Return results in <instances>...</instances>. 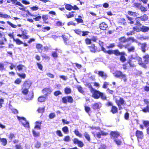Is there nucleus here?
<instances>
[{
  "label": "nucleus",
  "instance_id": "nucleus-1",
  "mask_svg": "<svg viewBox=\"0 0 149 149\" xmlns=\"http://www.w3.org/2000/svg\"><path fill=\"white\" fill-rule=\"evenodd\" d=\"M90 91L92 94V97L94 98L97 99L100 97L103 100L106 99V97L105 95L99 91L96 90L93 88H92Z\"/></svg>",
  "mask_w": 149,
  "mask_h": 149
},
{
  "label": "nucleus",
  "instance_id": "nucleus-2",
  "mask_svg": "<svg viewBox=\"0 0 149 149\" xmlns=\"http://www.w3.org/2000/svg\"><path fill=\"white\" fill-rule=\"evenodd\" d=\"M114 76L118 78L123 79L124 81L126 82L127 81V78L125 74H123L121 71L119 70L116 71L113 73Z\"/></svg>",
  "mask_w": 149,
  "mask_h": 149
},
{
  "label": "nucleus",
  "instance_id": "nucleus-3",
  "mask_svg": "<svg viewBox=\"0 0 149 149\" xmlns=\"http://www.w3.org/2000/svg\"><path fill=\"white\" fill-rule=\"evenodd\" d=\"M116 102L118 107L119 110L123 109L122 105L125 104V102L123 98L119 97V98H116L115 100Z\"/></svg>",
  "mask_w": 149,
  "mask_h": 149
},
{
  "label": "nucleus",
  "instance_id": "nucleus-4",
  "mask_svg": "<svg viewBox=\"0 0 149 149\" xmlns=\"http://www.w3.org/2000/svg\"><path fill=\"white\" fill-rule=\"evenodd\" d=\"M134 6L136 8L139 9L143 12H145L147 10V8L144 7L141 5L140 3H134Z\"/></svg>",
  "mask_w": 149,
  "mask_h": 149
},
{
  "label": "nucleus",
  "instance_id": "nucleus-5",
  "mask_svg": "<svg viewBox=\"0 0 149 149\" xmlns=\"http://www.w3.org/2000/svg\"><path fill=\"white\" fill-rule=\"evenodd\" d=\"M17 118L18 120L21 122L23 125L25 127H29V123L26 121L25 118L18 116H17Z\"/></svg>",
  "mask_w": 149,
  "mask_h": 149
},
{
  "label": "nucleus",
  "instance_id": "nucleus-6",
  "mask_svg": "<svg viewBox=\"0 0 149 149\" xmlns=\"http://www.w3.org/2000/svg\"><path fill=\"white\" fill-rule=\"evenodd\" d=\"M92 108L94 110L100 109L102 107V104L100 102L95 103L92 105Z\"/></svg>",
  "mask_w": 149,
  "mask_h": 149
},
{
  "label": "nucleus",
  "instance_id": "nucleus-7",
  "mask_svg": "<svg viewBox=\"0 0 149 149\" xmlns=\"http://www.w3.org/2000/svg\"><path fill=\"white\" fill-rule=\"evenodd\" d=\"M73 142L74 144H78L79 147H82L84 146V143H83L77 138H75L73 140Z\"/></svg>",
  "mask_w": 149,
  "mask_h": 149
},
{
  "label": "nucleus",
  "instance_id": "nucleus-8",
  "mask_svg": "<svg viewBox=\"0 0 149 149\" xmlns=\"http://www.w3.org/2000/svg\"><path fill=\"white\" fill-rule=\"evenodd\" d=\"M129 45L130 44H127L125 45V48L127 49L128 52H134L135 50V47L134 46L129 47Z\"/></svg>",
  "mask_w": 149,
  "mask_h": 149
},
{
  "label": "nucleus",
  "instance_id": "nucleus-9",
  "mask_svg": "<svg viewBox=\"0 0 149 149\" xmlns=\"http://www.w3.org/2000/svg\"><path fill=\"white\" fill-rule=\"evenodd\" d=\"M31 81L29 80L26 81L22 86V88H29L31 85Z\"/></svg>",
  "mask_w": 149,
  "mask_h": 149
},
{
  "label": "nucleus",
  "instance_id": "nucleus-10",
  "mask_svg": "<svg viewBox=\"0 0 149 149\" xmlns=\"http://www.w3.org/2000/svg\"><path fill=\"white\" fill-rule=\"evenodd\" d=\"M111 138L115 140L120 135L118 132H111Z\"/></svg>",
  "mask_w": 149,
  "mask_h": 149
},
{
  "label": "nucleus",
  "instance_id": "nucleus-11",
  "mask_svg": "<svg viewBox=\"0 0 149 149\" xmlns=\"http://www.w3.org/2000/svg\"><path fill=\"white\" fill-rule=\"evenodd\" d=\"M136 135L138 139H142L143 137V132L137 130L136 132Z\"/></svg>",
  "mask_w": 149,
  "mask_h": 149
},
{
  "label": "nucleus",
  "instance_id": "nucleus-12",
  "mask_svg": "<svg viewBox=\"0 0 149 149\" xmlns=\"http://www.w3.org/2000/svg\"><path fill=\"white\" fill-rule=\"evenodd\" d=\"M52 90L49 88H46L42 90V93L45 95L49 94L52 92Z\"/></svg>",
  "mask_w": 149,
  "mask_h": 149
},
{
  "label": "nucleus",
  "instance_id": "nucleus-13",
  "mask_svg": "<svg viewBox=\"0 0 149 149\" xmlns=\"http://www.w3.org/2000/svg\"><path fill=\"white\" fill-rule=\"evenodd\" d=\"M99 75L104 79H105L107 77L106 74L102 71H100L98 72Z\"/></svg>",
  "mask_w": 149,
  "mask_h": 149
},
{
  "label": "nucleus",
  "instance_id": "nucleus-14",
  "mask_svg": "<svg viewBox=\"0 0 149 149\" xmlns=\"http://www.w3.org/2000/svg\"><path fill=\"white\" fill-rule=\"evenodd\" d=\"M144 62L145 64H148L149 62V54H147L143 56Z\"/></svg>",
  "mask_w": 149,
  "mask_h": 149
},
{
  "label": "nucleus",
  "instance_id": "nucleus-15",
  "mask_svg": "<svg viewBox=\"0 0 149 149\" xmlns=\"http://www.w3.org/2000/svg\"><path fill=\"white\" fill-rule=\"evenodd\" d=\"M107 27V24L104 22H102L100 24V27L102 30H105Z\"/></svg>",
  "mask_w": 149,
  "mask_h": 149
},
{
  "label": "nucleus",
  "instance_id": "nucleus-16",
  "mask_svg": "<svg viewBox=\"0 0 149 149\" xmlns=\"http://www.w3.org/2000/svg\"><path fill=\"white\" fill-rule=\"evenodd\" d=\"M113 54L117 56L125 54L124 52H120L118 50H113Z\"/></svg>",
  "mask_w": 149,
  "mask_h": 149
},
{
  "label": "nucleus",
  "instance_id": "nucleus-17",
  "mask_svg": "<svg viewBox=\"0 0 149 149\" xmlns=\"http://www.w3.org/2000/svg\"><path fill=\"white\" fill-rule=\"evenodd\" d=\"M47 98L46 97L43 96H41L38 98V101L40 102H43L46 100Z\"/></svg>",
  "mask_w": 149,
  "mask_h": 149
},
{
  "label": "nucleus",
  "instance_id": "nucleus-18",
  "mask_svg": "<svg viewBox=\"0 0 149 149\" xmlns=\"http://www.w3.org/2000/svg\"><path fill=\"white\" fill-rule=\"evenodd\" d=\"M69 36L70 37V35L68 34H66V35H62V37L63 38L66 44H67L66 41L68 40V38Z\"/></svg>",
  "mask_w": 149,
  "mask_h": 149
},
{
  "label": "nucleus",
  "instance_id": "nucleus-19",
  "mask_svg": "<svg viewBox=\"0 0 149 149\" xmlns=\"http://www.w3.org/2000/svg\"><path fill=\"white\" fill-rule=\"evenodd\" d=\"M41 123L36 122L35 123V126L34 127L35 129H37L38 130L40 129Z\"/></svg>",
  "mask_w": 149,
  "mask_h": 149
},
{
  "label": "nucleus",
  "instance_id": "nucleus-20",
  "mask_svg": "<svg viewBox=\"0 0 149 149\" xmlns=\"http://www.w3.org/2000/svg\"><path fill=\"white\" fill-rule=\"evenodd\" d=\"M129 58L130 60H132L133 59H135L136 60L140 59V57L137 56H134L133 55H131L129 57Z\"/></svg>",
  "mask_w": 149,
  "mask_h": 149
},
{
  "label": "nucleus",
  "instance_id": "nucleus-21",
  "mask_svg": "<svg viewBox=\"0 0 149 149\" xmlns=\"http://www.w3.org/2000/svg\"><path fill=\"white\" fill-rule=\"evenodd\" d=\"M64 92L66 94H69L71 93V90L70 88L66 87L64 89Z\"/></svg>",
  "mask_w": 149,
  "mask_h": 149
},
{
  "label": "nucleus",
  "instance_id": "nucleus-22",
  "mask_svg": "<svg viewBox=\"0 0 149 149\" xmlns=\"http://www.w3.org/2000/svg\"><path fill=\"white\" fill-rule=\"evenodd\" d=\"M127 41H131L132 42H137V41L133 37H130L127 38Z\"/></svg>",
  "mask_w": 149,
  "mask_h": 149
},
{
  "label": "nucleus",
  "instance_id": "nucleus-23",
  "mask_svg": "<svg viewBox=\"0 0 149 149\" xmlns=\"http://www.w3.org/2000/svg\"><path fill=\"white\" fill-rule=\"evenodd\" d=\"M119 40L121 42L125 43L126 42H128L127 38L126 39L125 37H122L119 39Z\"/></svg>",
  "mask_w": 149,
  "mask_h": 149
},
{
  "label": "nucleus",
  "instance_id": "nucleus-24",
  "mask_svg": "<svg viewBox=\"0 0 149 149\" xmlns=\"http://www.w3.org/2000/svg\"><path fill=\"white\" fill-rule=\"evenodd\" d=\"M141 30L143 32H147L149 30V27L147 26H143L141 28Z\"/></svg>",
  "mask_w": 149,
  "mask_h": 149
},
{
  "label": "nucleus",
  "instance_id": "nucleus-25",
  "mask_svg": "<svg viewBox=\"0 0 149 149\" xmlns=\"http://www.w3.org/2000/svg\"><path fill=\"white\" fill-rule=\"evenodd\" d=\"M74 132L75 135L79 137H81L82 136V135L80 133L78 129H76L74 131Z\"/></svg>",
  "mask_w": 149,
  "mask_h": 149
},
{
  "label": "nucleus",
  "instance_id": "nucleus-26",
  "mask_svg": "<svg viewBox=\"0 0 149 149\" xmlns=\"http://www.w3.org/2000/svg\"><path fill=\"white\" fill-rule=\"evenodd\" d=\"M128 14L131 16H137L138 14L135 12H133L132 11H129L128 12Z\"/></svg>",
  "mask_w": 149,
  "mask_h": 149
},
{
  "label": "nucleus",
  "instance_id": "nucleus-27",
  "mask_svg": "<svg viewBox=\"0 0 149 149\" xmlns=\"http://www.w3.org/2000/svg\"><path fill=\"white\" fill-rule=\"evenodd\" d=\"M141 45L142 51L144 52H145L146 51L145 48L146 47V44L144 43L141 44Z\"/></svg>",
  "mask_w": 149,
  "mask_h": 149
},
{
  "label": "nucleus",
  "instance_id": "nucleus-28",
  "mask_svg": "<svg viewBox=\"0 0 149 149\" xmlns=\"http://www.w3.org/2000/svg\"><path fill=\"white\" fill-rule=\"evenodd\" d=\"M117 108L115 106H112L111 109V112L113 113H116L117 112Z\"/></svg>",
  "mask_w": 149,
  "mask_h": 149
},
{
  "label": "nucleus",
  "instance_id": "nucleus-29",
  "mask_svg": "<svg viewBox=\"0 0 149 149\" xmlns=\"http://www.w3.org/2000/svg\"><path fill=\"white\" fill-rule=\"evenodd\" d=\"M0 17L2 18H7L10 17V16L6 14H3L2 13L0 12Z\"/></svg>",
  "mask_w": 149,
  "mask_h": 149
},
{
  "label": "nucleus",
  "instance_id": "nucleus-30",
  "mask_svg": "<svg viewBox=\"0 0 149 149\" xmlns=\"http://www.w3.org/2000/svg\"><path fill=\"white\" fill-rule=\"evenodd\" d=\"M84 135L85 136V138L88 141H90V135L89 134L86 132H85L84 134Z\"/></svg>",
  "mask_w": 149,
  "mask_h": 149
},
{
  "label": "nucleus",
  "instance_id": "nucleus-31",
  "mask_svg": "<svg viewBox=\"0 0 149 149\" xmlns=\"http://www.w3.org/2000/svg\"><path fill=\"white\" fill-rule=\"evenodd\" d=\"M139 17L141 19V20L143 21H145L147 20L148 19V17L146 14L144 15L143 16H141Z\"/></svg>",
  "mask_w": 149,
  "mask_h": 149
},
{
  "label": "nucleus",
  "instance_id": "nucleus-32",
  "mask_svg": "<svg viewBox=\"0 0 149 149\" xmlns=\"http://www.w3.org/2000/svg\"><path fill=\"white\" fill-rule=\"evenodd\" d=\"M13 40L15 41L16 42V43L17 45L23 44V42L20 40L18 39H15V38H13Z\"/></svg>",
  "mask_w": 149,
  "mask_h": 149
},
{
  "label": "nucleus",
  "instance_id": "nucleus-33",
  "mask_svg": "<svg viewBox=\"0 0 149 149\" xmlns=\"http://www.w3.org/2000/svg\"><path fill=\"white\" fill-rule=\"evenodd\" d=\"M62 130L63 132L66 134L68 133L69 132L68 128L67 126H65L62 128Z\"/></svg>",
  "mask_w": 149,
  "mask_h": 149
},
{
  "label": "nucleus",
  "instance_id": "nucleus-34",
  "mask_svg": "<svg viewBox=\"0 0 149 149\" xmlns=\"http://www.w3.org/2000/svg\"><path fill=\"white\" fill-rule=\"evenodd\" d=\"M22 88L23 89V90L22 92V93H23L24 95L27 94L29 92L28 90L29 88H24L22 87Z\"/></svg>",
  "mask_w": 149,
  "mask_h": 149
},
{
  "label": "nucleus",
  "instance_id": "nucleus-35",
  "mask_svg": "<svg viewBox=\"0 0 149 149\" xmlns=\"http://www.w3.org/2000/svg\"><path fill=\"white\" fill-rule=\"evenodd\" d=\"M1 142H2V144L3 146H5L7 143V141L6 139L3 138L1 139Z\"/></svg>",
  "mask_w": 149,
  "mask_h": 149
},
{
  "label": "nucleus",
  "instance_id": "nucleus-36",
  "mask_svg": "<svg viewBox=\"0 0 149 149\" xmlns=\"http://www.w3.org/2000/svg\"><path fill=\"white\" fill-rule=\"evenodd\" d=\"M141 19L140 17H137L136 18V24L137 25H140L141 24L140 22V21Z\"/></svg>",
  "mask_w": 149,
  "mask_h": 149
},
{
  "label": "nucleus",
  "instance_id": "nucleus-37",
  "mask_svg": "<svg viewBox=\"0 0 149 149\" xmlns=\"http://www.w3.org/2000/svg\"><path fill=\"white\" fill-rule=\"evenodd\" d=\"M89 48L91 52H95V49L94 45H92L91 47H90Z\"/></svg>",
  "mask_w": 149,
  "mask_h": 149
},
{
  "label": "nucleus",
  "instance_id": "nucleus-38",
  "mask_svg": "<svg viewBox=\"0 0 149 149\" xmlns=\"http://www.w3.org/2000/svg\"><path fill=\"white\" fill-rule=\"evenodd\" d=\"M65 8L66 9L68 10H71L73 8V6L67 4L65 6Z\"/></svg>",
  "mask_w": 149,
  "mask_h": 149
},
{
  "label": "nucleus",
  "instance_id": "nucleus-39",
  "mask_svg": "<svg viewBox=\"0 0 149 149\" xmlns=\"http://www.w3.org/2000/svg\"><path fill=\"white\" fill-rule=\"evenodd\" d=\"M24 68V66L22 65H19L17 66V68L19 71L22 70L23 68Z\"/></svg>",
  "mask_w": 149,
  "mask_h": 149
},
{
  "label": "nucleus",
  "instance_id": "nucleus-40",
  "mask_svg": "<svg viewBox=\"0 0 149 149\" xmlns=\"http://www.w3.org/2000/svg\"><path fill=\"white\" fill-rule=\"evenodd\" d=\"M68 102L70 103H72L73 102V100L71 96H68Z\"/></svg>",
  "mask_w": 149,
  "mask_h": 149
},
{
  "label": "nucleus",
  "instance_id": "nucleus-41",
  "mask_svg": "<svg viewBox=\"0 0 149 149\" xmlns=\"http://www.w3.org/2000/svg\"><path fill=\"white\" fill-rule=\"evenodd\" d=\"M142 111L144 112H149V105H147L146 108H144L142 109Z\"/></svg>",
  "mask_w": 149,
  "mask_h": 149
},
{
  "label": "nucleus",
  "instance_id": "nucleus-42",
  "mask_svg": "<svg viewBox=\"0 0 149 149\" xmlns=\"http://www.w3.org/2000/svg\"><path fill=\"white\" fill-rule=\"evenodd\" d=\"M45 107L41 108H39L38 109V111L39 113H43L45 110Z\"/></svg>",
  "mask_w": 149,
  "mask_h": 149
},
{
  "label": "nucleus",
  "instance_id": "nucleus-43",
  "mask_svg": "<svg viewBox=\"0 0 149 149\" xmlns=\"http://www.w3.org/2000/svg\"><path fill=\"white\" fill-rule=\"evenodd\" d=\"M33 135L35 137H38L39 136V132H36L35 130H33Z\"/></svg>",
  "mask_w": 149,
  "mask_h": 149
},
{
  "label": "nucleus",
  "instance_id": "nucleus-44",
  "mask_svg": "<svg viewBox=\"0 0 149 149\" xmlns=\"http://www.w3.org/2000/svg\"><path fill=\"white\" fill-rule=\"evenodd\" d=\"M41 143L40 142L37 141L34 144L35 147L36 148H40L41 146Z\"/></svg>",
  "mask_w": 149,
  "mask_h": 149
},
{
  "label": "nucleus",
  "instance_id": "nucleus-45",
  "mask_svg": "<svg viewBox=\"0 0 149 149\" xmlns=\"http://www.w3.org/2000/svg\"><path fill=\"white\" fill-rule=\"evenodd\" d=\"M74 32L77 34L81 35L82 33V31L79 29H77L74 30Z\"/></svg>",
  "mask_w": 149,
  "mask_h": 149
},
{
  "label": "nucleus",
  "instance_id": "nucleus-46",
  "mask_svg": "<svg viewBox=\"0 0 149 149\" xmlns=\"http://www.w3.org/2000/svg\"><path fill=\"white\" fill-rule=\"evenodd\" d=\"M66 16L68 18L72 17L74 16L73 12H70L68 14L66 15Z\"/></svg>",
  "mask_w": 149,
  "mask_h": 149
},
{
  "label": "nucleus",
  "instance_id": "nucleus-47",
  "mask_svg": "<svg viewBox=\"0 0 149 149\" xmlns=\"http://www.w3.org/2000/svg\"><path fill=\"white\" fill-rule=\"evenodd\" d=\"M17 74L19 76L23 79H24L26 77V75L24 73L20 74L19 73H17Z\"/></svg>",
  "mask_w": 149,
  "mask_h": 149
},
{
  "label": "nucleus",
  "instance_id": "nucleus-48",
  "mask_svg": "<svg viewBox=\"0 0 149 149\" xmlns=\"http://www.w3.org/2000/svg\"><path fill=\"white\" fill-rule=\"evenodd\" d=\"M77 88L78 91L81 93H82L84 92V91L82 89V88L80 86H78L77 87Z\"/></svg>",
  "mask_w": 149,
  "mask_h": 149
},
{
  "label": "nucleus",
  "instance_id": "nucleus-49",
  "mask_svg": "<svg viewBox=\"0 0 149 149\" xmlns=\"http://www.w3.org/2000/svg\"><path fill=\"white\" fill-rule=\"evenodd\" d=\"M121 56L120 58V60L122 62H124L126 61V58L125 57L123 56L124 55H120Z\"/></svg>",
  "mask_w": 149,
  "mask_h": 149
},
{
  "label": "nucleus",
  "instance_id": "nucleus-50",
  "mask_svg": "<svg viewBox=\"0 0 149 149\" xmlns=\"http://www.w3.org/2000/svg\"><path fill=\"white\" fill-rule=\"evenodd\" d=\"M62 100V102L63 103L66 104L68 102V96L63 97Z\"/></svg>",
  "mask_w": 149,
  "mask_h": 149
},
{
  "label": "nucleus",
  "instance_id": "nucleus-51",
  "mask_svg": "<svg viewBox=\"0 0 149 149\" xmlns=\"http://www.w3.org/2000/svg\"><path fill=\"white\" fill-rule=\"evenodd\" d=\"M114 141L117 145H120L121 144V142L120 140L117 139H116L114 140Z\"/></svg>",
  "mask_w": 149,
  "mask_h": 149
},
{
  "label": "nucleus",
  "instance_id": "nucleus-52",
  "mask_svg": "<svg viewBox=\"0 0 149 149\" xmlns=\"http://www.w3.org/2000/svg\"><path fill=\"white\" fill-rule=\"evenodd\" d=\"M61 92L59 91H58L55 92L54 93V94L55 96H57L61 94Z\"/></svg>",
  "mask_w": 149,
  "mask_h": 149
},
{
  "label": "nucleus",
  "instance_id": "nucleus-53",
  "mask_svg": "<svg viewBox=\"0 0 149 149\" xmlns=\"http://www.w3.org/2000/svg\"><path fill=\"white\" fill-rule=\"evenodd\" d=\"M133 30L134 31V32L135 31H136L137 32H139L140 31V29L137 27H134L133 28Z\"/></svg>",
  "mask_w": 149,
  "mask_h": 149
},
{
  "label": "nucleus",
  "instance_id": "nucleus-54",
  "mask_svg": "<svg viewBox=\"0 0 149 149\" xmlns=\"http://www.w3.org/2000/svg\"><path fill=\"white\" fill-rule=\"evenodd\" d=\"M140 59L139 60H137L138 61V63L139 65H141L143 66H145V65L143 63V62L142 61V59L140 57Z\"/></svg>",
  "mask_w": 149,
  "mask_h": 149
},
{
  "label": "nucleus",
  "instance_id": "nucleus-55",
  "mask_svg": "<svg viewBox=\"0 0 149 149\" xmlns=\"http://www.w3.org/2000/svg\"><path fill=\"white\" fill-rule=\"evenodd\" d=\"M56 134L59 136H63V135L60 130H57L56 132Z\"/></svg>",
  "mask_w": 149,
  "mask_h": 149
},
{
  "label": "nucleus",
  "instance_id": "nucleus-56",
  "mask_svg": "<svg viewBox=\"0 0 149 149\" xmlns=\"http://www.w3.org/2000/svg\"><path fill=\"white\" fill-rule=\"evenodd\" d=\"M64 141H69L70 140V138L69 136H66L65 137Z\"/></svg>",
  "mask_w": 149,
  "mask_h": 149
},
{
  "label": "nucleus",
  "instance_id": "nucleus-57",
  "mask_svg": "<svg viewBox=\"0 0 149 149\" xmlns=\"http://www.w3.org/2000/svg\"><path fill=\"white\" fill-rule=\"evenodd\" d=\"M7 22L12 27L14 28H16L17 27V26L11 23L9 21H7Z\"/></svg>",
  "mask_w": 149,
  "mask_h": 149
},
{
  "label": "nucleus",
  "instance_id": "nucleus-58",
  "mask_svg": "<svg viewBox=\"0 0 149 149\" xmlns=\"http://www.w3.org/2000/svg\"><path fill=\"white\" fill-rule=\"evenodd\" d=\"M29 95H30V97L29 98H27L26 97V99L27 100H31L33 98V93H31L30 94H29Z\"/></svg>",
  "mask_w": 149,
  "mask_h": 149
},
{
  "label": "nucleus",
  "instance_id": "nucleus-59",
  "mask_svg": "<svg viewBox=\"0 0 149 149\" xmlns=\"http://www.w3.org/2000/svg\"><path fill=\"white\" fill-rule=\"evenodd\" d=\"M115 46V45L114 43H112L110 44L109 45L107 46V48H112Z\"/></svg>",
  "mask_w": 149,
  "mask_h": 149
},
{
  "label": "nucleus",
  "instance_id": "nucleus-60",
  "mask_svg": "<svg viewBox=\"0 0 149 149\" xmlns=\"http://www.w3.org/2000/svg\"><path fill=\"white\" fill-rule=\"evenodd\" d=\"M143 124L145 126L147 127L149 126V121H143Z\"/></svg>",
  "mask_w": 149,
  "mask_h": 149
},
{
  "label": "nucleus",
  "instance_id": "nucleus-61",
  "mask_svg": "<svg viewBox=\"0 0 149 149\" xmlns=\"http://www.w3.org/2000/svg\"><path fill=\"white\" fill-rule=\"evenodd\" d=\"M42 46L40 44H38L36 45V48L38 49H41L42 48Z\"/></svg>",
  "mask_w": 149,
  "mask_h": 149
},
{
  "label": "nucleus",
  "instance_id": "nucleus-62",
  "mask_svg": "<svg viewBox=\"0 0 149 149\" xmlns=\"http://www.w3.org/2000/svg\"><path fill=\"white\" fill-rule=\"evenodd\" d=\"M55 116L54 113H51L49 115V118L50 119H52L54 118Z\"/></svg>",
  "mask_w": 149,
  "mask_h": 149
},
{
  "label": "nucleus",
  "instance_id": "nucleus-63",
  "mask_svg": "<svg viewBox=\"0 0 149 149\" xmlns=\"http://www.w3.org/2000/svg\"><path fill=\"white\" fill-rule=\"evenodd\" d=\"M41 17L40 16H38L35 18H33V19H34L36 21H39L41 18Z\"/></svg>",
  "mask_w": 149,
  "mask_h": 149
},
{
  "label": "nucleus",
  "instance_id": "nucleus-64",
  "mask_svg": "<svg viewBox=\"0 0 149 149\" xmlns=\"http://www.w3.org/2000/svg\"><path fill=\"white\" fill-rule=\"evenodd\" d=\"M22 81L20 79H17L15 81V83L16 84H19Z\"/></svg>",
  "mask_w": 149,
  "mask_h": 149
}]
</instances>
